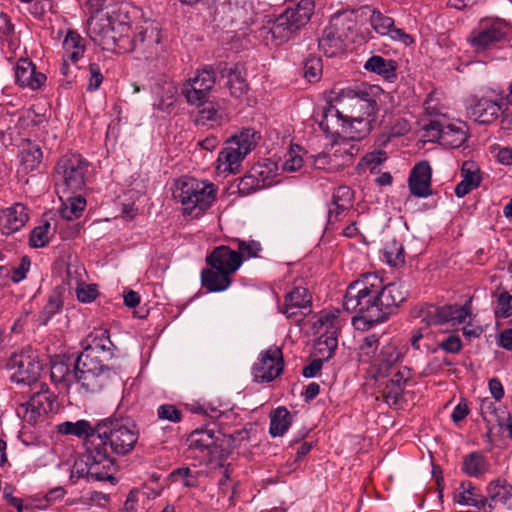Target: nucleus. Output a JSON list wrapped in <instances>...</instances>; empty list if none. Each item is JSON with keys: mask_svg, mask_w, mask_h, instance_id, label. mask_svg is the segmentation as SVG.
Segmentation results:
<instances>
[{"mask_svg": "<svg viewBox=\"0 0 512 512\" xmlns=\"http://www.w3.org/2000/svg\"><path fill=\"white\" fill-rule=\"evenodd\" d=\"M43 153L39 145L29 142L21 151V163L26 171H33L42 162Z\"/></svg>", "mask_w": 512, "mask_h": 512, "instance_id": "54", "label": "nucleus"}, {"mask_svg": "<svg viewBox=\"0 0 512 512\" xmlns=\"http://www.w3.org/2000/svg\"><path fill=\"white\" fill-rule=\"evenodd\" d=\"M218 436L214 429L203 428L194 430L189 438V448L199 450L201 452L207 451L212 453V449L216 447Z\"/></svg>", "mask_w": 512, "mask_h": 512, "instance_id": "38", "label": "nucleus"}, {"mask_svg": "<svg viewBox=\"0 0 512 512\" xmlns=\"http://www.w3.org/2000/svg\"><path fill=\"white\" fill-rule=\"evenodd\" d=\"M29 217L27 208L21 203L0 210V232L10 235L25 226Z\"/></svg>", "mask_w": 512, "mask_h": 512, "instance_id": "25", "label": "nucleus"}, {"mask_svg": "<svg viewBox=\"0 0 512 512\" xmlns=\"http://www.w3.org/2000/svg\"><path fill=\"white\" fill-rule=\"evenodd\" d=\"M339 310L322 311L315 325L321 335H337L340 327Z\"/></svg>", "mask_w": 512, "mask_h": 512, "instance_id": "46", "label": "nucleus"}, {"mask_svg": "<svg viewBox=\"0 0 512 512\" xmlns=\"http://www.w3.org/2000/svg\"><path fill=\"white\" fill-rule=\"evenodd\" d=\"M15 79L22 87L36 90L44 84L46 76L37 72L35 65L30 60L19 59L15 67Z\"/></svg>", "mask_w": 512, "mask_h": 512, "instance_id": "29", "label": "nucleus"}, {"mask_svg": "<svg viewBox=\"0 0 512 512\" xmlns=\"http://www.w3.org/2000/svg\"><path fill=\"white\" fill-rule=\"evenodd\" d=\"M173 196L181 203L184 217L198 219L212 206L217 188L208 181L182 177L175 183Z\"/></svg>", "mask_w": 512, "mask_h": 512, "instance_id": "8", "label": "nucleus"}, {"mask_svg": "<svg viewBox=\"0 0 512 512\" xmlns=\"http://www.w3.org/2000/svg\"><path fill=\"white\" fill-rule=\"evenodd\" d=\"M311 299V295L305 287L303 279L295 280L293 287L285 295L281 311L287 318L296 317L298 314L303 315L302 310L309 308Z\"/></svg>", "mask_w": 512, "mask_h": 512, "instance_id": "21", "label": "nucleus"}, {"mask_svg": "<svg viewBox=\"0 0 512 512\" xmlns=\"http://www.w3.org/2000/svg\"><path fill=\"white\" fill-rule=\"evenodd\" d=\"M402 357L403 353L395 341H381L376 334L364 337L357 353L359 369L375 380L386 376Z\"/></svg>", "mask_w": 512, "mask_h": 512, "instance_id": "5", "label": "nucleus"}, {"mask_svg": "<svg viewBox=\"0 0 512 512\" xmlns=\"http://www.w3.org/2000/svg\"><path fill=\"white\" fill-rule=\"evenodd\" d=\"M364 68L389 79L395 77L396 63L394 60L374 55L366 61Z\"/></svg>", "mask_w": 512, "mask_h": 512, "instance_id": "47", "label": "nucleus"}, {"mask_svg": "<svg viewBox=\"0 0 512 512\" xmlns=\"http://www.w3.org/2000/svg\"><path fill=\"white\" fill-rule=\"evenodd\" d=\"M229 243L239 255L241 264L244 260L258 257L262 250L260 242L252 239L243 240L240 238H233L229 241Z\"/></svg>", "mask_w": 512, "mask_h": 512, "instance_id": "45", "label": "nucleus"}, {"mask_svg": "<svg viewBox=\"0 0 512 512\" xmlns=\"http://www.w3.org/2000/svg\"><path fill=\"white\" fill-rule=\"evenodd\" d=\"M489 469V463L479 452H472L463 458L462 471L470 477L479 478Z\"/></svg>", "mask_w": 512, "mask_h": 512, "instance_id": "42", "label": "nucleus"}, {"mask_svg": "<svg viewBox=\"0 0 512 512\" xmlns=\"http://www.w3.org/2000/svg\"><path fill=\"white\" fill-rule=\"evenodd\" d=\"M345 24L340 16H335L323 29L318 40L320 51L327 57H337L346 51Z\"/></svg>", "mask_w": 512, "mask_h": 512, "instance_id": "17", "label": "nucleus"}, {"mask_svg": "<svg viewBox=\"0 0 512 512\" xmlns=\"http://www.w3.org/2000/svg\"><path fill=\"white\" fill-rule=\"evenodd\" d=\"M431 177L432 169L427 161L416 164L408 178L411 195L417 198H427L432 195Z\"/></svg>", "mask_w": 512, "mask_h": 512, "instance_id": "24", "label": "nucleus"}, {"mask_svg": "<svg viewBox=\"0 0 512 512\" xmlns=\"http://www.w3.org/2000/svg\"><path fill=\"white\" fill-rule=\"evenodd\" d=\"M113 343L107 329H94L87 337V346L80 355H87L88 358L100 359L99 354L107 357L112 356Z\"/></svg>", "mask_w": 512, "mask_h": 512, "instance_id": "27", "label": "nucleus"}, {"mask_svg": "<svg viewBox=\"0 0 512 512\" xmlns=\"http://www.w3.org/2000/svg\"><path fill=\"white\" fill-rule=\"evenodd\" d=\"M370 23L374 31L381 36H389L392 40L401 42L405 46L414 43L413 37L403 29L396 28L394 19L384 15L379 10H373Z\"/></svg>", "mask_w": 512, "mask_h": 512, "instance_id": "23", "label": "nucleus"}, {"mask_svg": "<svg viewBox=\"0 0 512 512\" xmlns=\"http://www.w3.org/2000/svg\"><path fill=\"white\" fill-rule=\"evenodd\" d=\"M386 152L383 150H375L364 155L357 165L358 170H370L371 173L386 160Z\"/></svg>", "mask_w": 512, "mask_h": 512, "instance_id": "55", "label": "nucleus"}, {"mask_svg": "<svg viewBox=\"0 0 512 512\" xmlns=\"http://www.w3.org/2000/svg\"><path fill=\"white\" fill-rule=\"evenodd\" d=\"M354 193L349 186L341 185L337 187L332 196V204L328 211V221L333 224L342 220L352 207Z\"/></svg>", "mask_w": 512, "mask_h": 512, "instance_id": "28", "label": "nucleus"}, {"mask_svg": "<svg viewBox=\"0 0 512 512\" xmlns=\"http://www.w3.org/2000/svg\"><path fill=\"white\" fill-rule=\"evenodd\" d=\"M62 308V301L59 296L51 295L49 296L45 306L43 307L40 315L39 321L41 324H47V322L54 316L56 313L60 311Z\"/></svg>", "mask_w": 512, "mask_h": 512, "instance_id": "57", "label": "nucleus"}, {"mask_svg": "<svg viewBox=\"0 0 512 512\" xmlns=\"http://www.w3.org/2000/svg\"><path fill=\"white\" fill-rule=\"evenodd\" d=\"M130 36H124V42L132 51L146 54L148 57L156 56L163 51L162 31L156 21L146 19L131 24Z\"/></svg>", "mask_w": 512, "mask_h": 512, "instance_id": "11", "label": "nucleus"}, {"mask_svg": "<svg viewBox=\"0 0 512 512\" xmlns=\"http://www.w3.org/2000/svg\"><path fill=\"white\" fill-rule=\"evenodd\" d=\"M207 268L201 271V285L208 292L227 290L232 277L241 267L240 257L230 243L215 247L206 256Z\"/></svg>", "mask_w": 512, "mask_h": 512, "instance_id": "7", "label": "nucleus"}, {"mask_svg": "<svg viewBox=\"0 0 512 512\" xmlns=\"http://www.w3.org/2000/svg\"><path fill=\"white\" fill-rule=\"evenodd\" d=\"M259 139L260 135L257 131L252 128H244L228 142L246 156L255 148Z\"/></svg>", "mask_w": 512, "mask_h": 512, "instance_id": "41", "label": "nucleus"}, {"mask_svg": "<svg viewBox=\"0 0 512 512\" xmlns=\"http://www.w3.org/2000/svg\"><path fill=\"white\" fill-rule=\"evenodd\" d=\"M31 261L28 257L24 256L17 266L9 267L11 270L10 280L14 283H19L26 278L27 272L30 269Z\"/></svg>", "mask_w": 512, "mask_h": 512, "instance_id": "63", "label": "nucleus"}, {"mask_svg": "<svg viewBox=\"0 0 512 512\" xmlns=\"http://www.w3.org/2000/svg\"><path fill=\"white\" fill-rule=\"evenodd\" d=\"M89 162L80 154L62 156L55 166V184L58 193L69 194L84 188Z\"/></svg>", "mask_w": 512, "mask_h": 512, "instance_id": "9", "label": "nucleus"}, {"mask_svg": "<svg viewBox=\"0 0 512 512\" xmlns=\"http://www.w3.org/2000/svg\"><path fill=\"white\" fill-rule=\"evenodd\" d=\"M64 58L72 63H77L85 53V40L76 31L69 30L62 43Z\"/></svg>", "mask_w": 512, "mask_h": 512, "instance_id": "37", "label": "nucleus"}, {"mask_svg": "<svg viewBox=\"0 0 512 512\" xmlns=\"http://www.w3.org/2000/svg\"><path fill=\"white\" fill-rule=\"evenodd\" d=\"M202 475V471L192 470L189 467H180L173 470L169 478L172 482H180L186 488H196L199 486V478Z\"/></svg>", "mask_w": 512, "mask_h": 512, "instance_id": "51", "label": "nucleus"}, {"mask_svg": "<svg viewBox=\"0 0 512 512\" xmlns=\"http://www.w3.org/2000/svg\"><path fill=\"white\" fill-rule=\"evenodd\" d=\"M283 368L282 350L277 346H271L260 353L257 362L253 366L252 373L256 382H270L282 373Z\"/></svg>", "mask_w": 512, "mask_h": 512, "instance_id": "18", "label": "nucleus"}, {"mask_svg": "<svg viewBox=\"0 0 512 512\" xmlns=\"http://www.w3.org/2000/svg\"><path fill=\"white\" fill-rule=\"evenodd\" d=\"M338 346L337 335H320L314 344V356L322 361L331 359Z\"/></svg>", "mask_w": 512, "mask_h": 512, "instance_id": "48", "label": "nucleus"}, {"mask_svg": "<svg viewBox=\"0 0 512 512\" xmlns=\"http://www.w3.org/2000/svg\"><path fill=\"white\" fill-rule=\"evenodd\" d=\"M230 94L240 98L248 91L246 72L240 65H234L227 71V83Z\"/></svg>", "mask_w": 512, "mask_h": 512, "instance_id": "39", "label": "nucleus"}, {"mask_svg": "<svg viewBox=\"0 0 512 512\" xmlns=\"http://www.w3.org/2000/svg\"><path fill=\"white\" fill-rule=\"evenodd\" d=\"M314 9L315 4L312 0H300L297 4L287 7L277 17L268 19L260 29V36L266 45L279 46L296 36L307 25Z\"/></svg>", "mask_w": 512, "mask_h": 512, "instance_id": "6", "label": "nucleus"}, {"mask_svg": "<svg viewBox=\"0 0 512 512\" xmlns=\"http://www.w3.org/2000/svg\"><path fill=\"white\" fill-rule=\"evenodd\" d=\"M199 121L211 127L220 126L228 121V116L219 105L210 103L199 112Z\"/></svg>", "mask_w": 512, "mask_h": 512, "instance_id": "53", "label": "nucleus"}, {"mask_svg": "<svg viewBox=\"0 0 512 512\" xmlns=\"http://www.w3.org/2000/svg\"><path fill=\"white\" fill-rule=\"evenodd\" d=\"M214 86L215 71L211 66H206L182 84L181 94L189 105L199 107L208 101Z\"/></svg>", "mask_w": 512, "mask_h": 512, "instance_id": "16", "label": "nucleus"}, {"mask_svg": "<svg viewBox=\"0 0 512 512\" xmlns=\"http://www.w3.org/2000/svg\"><path fill=\"white\" fill-rule=\"evenodd\" d=\"M84 271L85 270L82 266H73L72 264H69L67 266L68 284H75L77 286L76 294L79 301L83 303H90L97 297L98 291L96 286L84 283Z\"/></svg>", "mask_w": 512, "mask_h": 512, "instance_id": "31", "label": "nucleus"}, {"mask_svg": "<svg viewBox=\"0 0 512 512\" xmlns=\"http://www.w3.org/2000/svg\"><path fill=\"white\" fill-rule=\"evenodd\" d=\"M74 376L86 393H97L111 384L116 373L101 359L79 355L74 365Z\"/></svg>", "mask_w": 512, "mask_h": 512, "instance_id": "10", "label": "nucleus"}, {"mask_svg": "<svg viewBox=\"0 0 512 512\" xmlns=\"http://www.w3.org/2000/svg\"><path fill=\"white\" fill-rule=\"evenodd\" d=\"M322 73V63L319 58H309L304 64V77L309 82L317 81Z\"/></svg>", "mask_w": 512, "mask_h": 512, "instance_id": "61", "label": "nucleus"}, {"mask_svg": "<svg viewBox=\"0 0 512 512\" xmlns=\"http://www.w3.org/2000/svg\"><path fill=\"white\" fill-rule=\"evenodd\" d=\"M97 432L89 444L93 456L90 477L110 480L117 469L115 456H125L133 451L139 431L129 418L113 415L98 421Z\"/></svg>", "mask_w": 512, "mask_h": 512, "instance_id": "3", "label": "nucleus"}, {"mask_svg": "<svg viewBox=\"0 0 512 512\" xmlns=\"http://www.w3.org/2000/svg\"><path fill=\"white\" fill-rule=\"evenodd\" d=\"M331 137H335L336 135ZM349 139L340 137L336 139L330 148V154L333 157L334 167L342 168L352 162L353 158L359 153V146Z\"/></svg>", "mask_w": 512, "mask_h": 512, "instance_id": "30", "label": "nucleus"}, {"mask_svg": "<svg viewBox=\"0 0 512 512\" xmlns=\"http://www.w3.org/2000/svg\"><path fill=\"white\" fill-rule=\"evenodd\" d=\"M98 422L92 425L90 421L80 419L76 422L65 421L56 426V431L62 435L75 436L83 439L84 452L80 463H76L74 466L75 472L83 477L90 476L93 456L90 454V443H92L94 437L98 435Z\"/></svg>", "mask_w": 512, "mask_h": 512, "instance_id": "12", "label": "nucleus"}, {"mask_svg": "<svg viewBox=\"0 0 512 512\" xmlns=\"http://www.w3.org/2000/svg\"><path fill=\"white\" fill-rule=\"evenodd\" d=\"M94 12L88 20V35L91 40L104 50L121 47L124 36H130L131 23L125 6H112L100 9L105 0H86Z\"/></svg>", "mask_w": 512, "mask_h": 512, "instance_id": "4", "label": "nucleus"}, {"mask_svg": "<svg viewBox=\"0 0 512 512\" xmlns=\"http://www.w3.org/2000/svg\"><path fill=\"white\" fill-rule=\"evenodd\" d=\"M178 93L176 84L172 81H165L154 88L155 99L153 106L162 111L168 112L174 106Z\"/></svg>", "mask_w": 512, "mask_h": 512, "instance_id": "36", "label": "nucleus"}, {"mask_svg": "<svg viewBox=\"0 0 512 512\" xmlns=\"http://www.w3.org/2000/svg\"><path fill=\"white\" fill-rule=\"evenodd\" d=\"M454 501L460 505L473 506L476 508H483L487 502L480 489L477 488L471 481H462L454 494Z\"/></svg>", "mask_w": 512, "mask_h": 512, "instance_id": "34", "label": "nucleus"}, {"mask_svg": "<svg viewBox=\"0 0 512 512\" xmlns=\"http://www.w3.org/2000/svg\"><path fill=\"white\" fill-rule=\"evenodd\" d=\"M486 490L488 497L494 502L506 503L512 498V485L504 478L492 480Z\"/></svg>", "mask_w": 512, "mask_h": 512, "instance_id": "49", "label": "nucleus"}, {"mask_svg": "<svg viewBox=\"0 0 512 512\" xmlns=\"http://www.w3.org/2000/svg\"><path fill=\"white\" fill-rule=\"evenodd\" d=\"M50 377L54 383L61 384L65 388H67L72 382V379L75 378L74 374L71 372L70 364H68L60 357H55L52 359Z\"/></svg>", "mask_w": 512, "mask_h": 512, "instance_id": "43", "label": "nucleus"}, {"mask_svg": "<svg viewBox=\"0 0 512 512\" xmlns=\"http://www.w3.org/2000/svg\"><path fill=\"white\" fill-rule=\"evenodd\" d=\"M387 97L378 85L334 86L327 95L328 106L321 112L319 127L326 135L343 133L361 140L371 132Z\"/></svg>", "mask_w": 512, "mask_h": 512, "instance_id": "1", "label": "nucleus"}, {"mask_svg": "<svg viewBox=\"0 0 512 512\" xmlns=\"http://www.w3.org/2000/svg\"><path fill=\"white\" fill-rule=\"evenodd\" d=\"M103 80L104 76L100 66L97 63H90L88 66V82L86 90L88 92H95L99 89Z\"/></svg>", "mask_w": 512, "mask_h": 512, "instance_id": "59", "label": "nucleus"}, {"mask_svg": "<svg viewBox=\"0 0 512 512\" xmlns=\"http://www.w3.org/2000/svg\"><path fill=\"white\" fill-rule=\"evenodd\" d=\"M55 398L45 384L30 397L24 413V419L31 424L37 423L41 418L53 411Z\"/></svg>", "mask_w": 512, "mask_h": 512, "instance_id": "20", "label": "nucleus"}, {"mask_svg": "<svg viewBox=\"0 0 512 512\" xmlns=\"http://www.w3.org/2000/svg\"><path fill=\"white\" fill-rule=\"evenodd\" d=\"M292 416L286 407H277L270 413L269 433L272 437H281L289 429Z\"/></svg>", "mask_w": 512, "mask_h": 512, "instance_id": "40", "label": "nucleus"}, {"mask_svg": "<svg viewBox=\"0 0 512 512\" xmlns=\"http://www.w3.org/2000/svg\"><path fill=\"white\" fill-rule=\"evenodd\" d=\"M157 416L160 420H167L178 423L182 419L181 411L173 404H162L157 409Z\"/></svg>", "mask_w": 512, "mask_h": 512, "instance_id": "60", "label": "nucleus"}, {"mask_svg": "<svg viewBox=\"0 0 512 512\" xmlns=\"http://www.w3.org/2000/svg\"><path fill=\"white\" fill-rule=\"evenodd\" d=\"M503 106L500 101H493L487 98L475 100L468 107L469 117L479 124H491L502 110Z\"/></svg>", "mask_w": 512, "mask_h": 512, "instance_id": "26", "label": "nucleus"}, {"mask_svg": "<svg viewBox=\"0 0 512 512\" xmlns=\"http://www.w3.org/2000/svg\"><path fill=\"white\" fill-rule=\"evenodd\" d=\"M408 290L402 282L384 284L375 273H365L352 281L345 292L343 307L355 313L352 324L365 331L384 322L405 300Z\"/></svg>", "mask_w": 512, "mask_h": 512, "instance_id": "2", "label": "nucleus"}, {"mask_svg": "<svg viewBox=\"0 0 512 512\" xmlns=\"http://www.w3.org/2000/svg\"><path fill=\"white\" fill-rule=\"evenodd\" d=\"M384 256L387 263L391 266H398L405 261L404 249L400 243L395 241L385 247Z\"/></svg>", "mask_w": 512, "mask_h": 512, "instance_id": "58", "label": "nucleus"}, {"mask_svg": "<svg viewBox=\"0 0 512 512\" xmlns=\"http://www.w3.org/2000/svg\"><path fill=\"white\" fill-rule=\"evenodd\" d=\"M471 316V299L464 305L436 306L426 304L419 309L417 317L420 322L428 326L451 324L452 326L465 323Z\"/></svg>", "mask_w": 512, "mask_h": 512, "instance_id": "14", "label": "nucleus"}, {"mask_svg": "<svg viewBox=\"0 0 512 512\" xmlns=\"http://www.w3.org/2000/svg\"><path fill=\"white\" fill-rule=\"evenodd\" d=\"M462 180L455 187V195L462 198L481 182L480 171L473 161H465L461 168Z\"/></svg>", "mask_w": 512, "mask_h": 512, "instance_id": "33", "label": "nucleus"}, {"mask_svg": "<svg viewBox=\"0 0 512 512\" xmlns=\"http://www.w3.org/2000/svg\"><path fill=\"white\" fill-rule=\"evenodd\" d=\"M54 233L55 227H52L48 221H43L31 231L29 244L33 248L45 247L50 242Z\"/></svg>", "mask_w": 512, "mask_h": 512, "instance_id": "52", "label": "nucleus"}, {"mask_svg": "<svg viewBox=\"0 0 512 512\" xmlns=\"http://www.w3.org/2000/svg\"><path fill=\"white\" fill-rule=\"evenodd\" d=\"M86 208V199L81 195L67 196L63 201L60 213L67 220L78 219Z\"/></svg>", "mask_w": 512, "mask_h": 512, "instance_id": "50", "label": "nucleus"}, {"mask_svg": "<svg viewBox=\"0 0 512 512\" xmlns=\"http://www.w3.org/2000/svg\"><path fill=\"white\" fill-rule=\"evenodd\" d=\"M244 156L239 150L228 142L218 155L216 171L219 175L236 174L239 171Z\"/></svg>", "mask_w": 512, "mask_h": 512, "instance_id": "32", "label": "nucleus"}, {"mask_svg": "<svg viewBox=\"0 0 512 512\" xmlns=\"http://www.w3.org/2000/svg\"><path fill=\"white\" fill-rule=\"evenodd\" d=\"M424 110L428 116L434 118L433 120H448L446 118L448 107L443 102L442 95L436 91H432L428 94L424 101Z\"/></svg>", "mask_w": 512, "mask_h": 512, "instance_id": "44", "label": "nucleus"}, {"mask_svg": "<svg viewBox=\"0 0 512 512\" xmlns=\"http://www.w3.org/2000/svg\"><path fill=\"white\" fill-rule=\"evenodd\" d=\"M412 375V370L407 366H403L392 376L384 391L387 403H397L406 383L412 378Z\"/></svg>", "mask_w": 512, "mask_h": 512, "instance_id": "35", "label": "nucleus"}, {"mask_svg": "<svg viewBox=\"0 0 512 512\" xmlns=\"http://www.w3.org/2000/svg\"><path fill=\"white\" fill-rule=\"evenodd\" d=\"M276 165L274 163H257L241 179L239 189L243 192L260 190L275 183Z\"/></svg>", "mask_w": 512, "mask_h": 512, "instance_id": "19", "label": "nucleus"}, {"mask_svg": "<svg viewBox=\"0 0 512 512\" xmlns=\"http://www.w3.org/2000/svg\"><path fill=\"white\" fill-rule=\"evenodd\" d=\"M494 314L497 318H508L512 316V295L509 292L504 291L499 294L494 308Z\"/></svg>", "mask_w": 512, "mask_h": 512, "instance_id": "56", "label": "nucleus"}, {"mask_svg": "<svg viewBox=\"0 0 512 512\" xmlns=\"http://www.w3.org/2000/svg\"><path fill=\"white\" fill-rule=\"evenodd\" d=\"M423 138L427 142H438L449 148H458L467 140V133L462 123L448 120H430L423 125Z\"/></svg>", "mask_w": 512, "mask_h": 512, "instance_id": "15", "label": "nucleus"}, {"mask_svg": "<svg viewBox=\"0 0 512 512\" xmlns=\"http://www.w3.org/2000/svg\"><path fill=\"white\" fill-rule=\"evenodd\" d=\"M438 347L448 353H458L462 348L459 336L451 335L438 344Z\"/></svg>", "mask_w": 512, "mask_h": 512, "instance_id": "64", "label": "nucleus"}, {"mask_svg": "<svg viewBox=\"0 0 512 512\" xmlns=\"http://www.w3.org/2000/svg\"><path fill=\"white\" fill-rule=\"evenodd\" d=\"M9 366L14 369L12 379L17 383L31 385L40 376V363L25 354L13 355L9 360Z\"/></svg>", "mask_w": 512, "mask_h": 512, "instance_id": "22", "label": "nucleus"}, {"mask_svg": "<svg viewBox=\"0 0 512 512\" xmlns=\"http://www.w3.org/2000/svg\"><path fill=\"white\" fill-rule=\"evenodd\" d=\"M510 33L509 24L499 18L482 19L475 28L468 41L475 52H484L497 47L507 40Z\"/></svg>", "mask_w": 512, "mask_h": 512, "instance_id": "13", "label": "nucleus"}, {"mask_svg": "<svg viewBox=\"0 0 512 512\" xmlns=\"http://www.w3.org/2000/svg\"><path fill=\"white\" fill-rule=\"evenodd\" d=\"M303 165L302 157L296 152L295 148H291L285 155L282 168L286 172H294L299 170Z\"/></svg>", "mask_w": 512, "mask_h": 512, "instance_id": "62", "label": "nucleus"}]
</instances>
